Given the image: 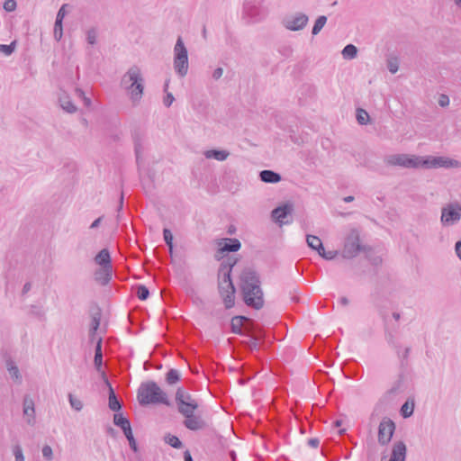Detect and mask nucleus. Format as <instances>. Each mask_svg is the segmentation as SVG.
<instances>
[{"label": "nucleus", "mask_w": 461, "mask_h": 461, "mask_svg": "<svg viewBox=\"0 0 461 461\" xmlns=\"http://www.w3.org/2000/svg\"><path fill=\"white\" fill-rule=\"evenodd\" d=\"M129 321L131 325V332L137 333L142 329L143 318L141 309L140 307H136L129 313Z\"/></svg>", "instance_id": "nucleus-15"}, {"label": "nucleus", "mask_w": 461, "mask_h": 461, "mask_svg": "<svg viewBox=\"0 0 461 461\" xmlns=\"http://www.w3.org/2000/svg\"><path fill=\"white\" fill-rule=\"evenodd\" d=\"M177 405L178 411L183 416H187L189 414L194 413V411L198 409L199 404L198 403H182V402H176Z\"/></svg>", "instance_id": "nucleus-28"}, {"label": "nucleus", "mask_w": 461, "mask_h": 461, "mask_svg": "<svg viewBox=\"0 0 461 461\" xmlns=\"http://www.w3.org/2000/svg\"><path fill=\"white\" fill-rule=\"evenodd\" d=\"M123 200H124V195H123V192H122L120 198H119V204L117 207V216H116L117 221H120V212L122 211V209L123 207Z\"/></svg>", "instance_id": "nucleus-54"}, {"label": "nucleus", "mask_w": 461, "mask_h": 461, "mask_svg": "<svg viewBox=\"0 0 461 461\" xmlns=\"http://www.w3.org/2000/svg\"><path fill=\"white\" fill-rule=\"evenodd\" d=\"M30 313L35 317L42 318L44 316V312L41 307H38L36 305L31 306V312Z\"/></svg>", "instance_id": "nucleus-51"}, {"label": "nucleus", "mask_w": 461, "mask_h": 461, "mask_svg": "<svg viewBox=\"0 0 461 461\" xmlns=\"http://www.w3.org/2000/svg\"><path fill=\"white\" fill-rule=\"evenodd\" d=\"M308 445H309L310 447H312L316 448V447H319V445H320V440H319L318 438H310V439L308 440Z\"/></svg>", "instance_id": "nucleus-60"}, {"label": "nucleus", "mask_w": 461, "mask_h": 461, "mask_svg": "<svg viewBox=\"0 0 461 461\" xmlns=\"http://www.w3.org/2000/svg\"><path fill=\"white\" fill-rule=\"evenodd\" d=\"M185 461H193V458L189 453V451H185L184 454Z\"/></svg>", "instance_id": "nucleus-64"}, {"label": "nucleus", "mask_w": 461, "mask_h": 461, "mask_svg": "<svg viewBox=\"0 0 461 461\" xmlns=\"http://www.w3.org/2000/svg\"><path fill=\"white\" fill-rule=\"evenodd\" d=\"M217 245H218V251H217V254H216V258L218 259H220L221 258H222V254L225 253V252H236L238 251L240 249V242L239 240L237 239H229V238H225V239H221L217 241Z\"/></svg>", "instance_id": "nucleus-12"}, {"label": "nucleus", "mask_w": 461, "mask_h": 461, "mask_svg": "<svg viewBox=\"0 0 461 461\" xmlns=\"http://www.w3.org/2000/svg\"><path fill=\"white\" fill-rule=\"evenodd\" d=\"M121 86L135 105L141 99L144 89L140 69L136 66L131 67L122 77Z\"/></svg>", "instance_id": "nucleus-3"}, {"label": "nucleus", "mask_w": 461, "mask_h": 461, "mask_svg": "<svg viewBox=\"0 0 461 461\" xmlns=\"http://www.w3.org/2000/svg\"><path fill=\"white\" fill-rule=\"evenodd\" d=\"M149 403L170 405L166 393H164L154 382L146 383V404Z\"/></svg>", "instance_id": "nucleus-6"}, {"label": "nucleus", "mask_w": 461, "mask_h": 461, "mask_svg": "<svg viewBox=\"0 0 461 461\" xmlns=\"http://www.w3.org/2000/svg\"><path fill=\"white\" fill-rule=\"evenodd\" d=\"M14 455L15 457V461H24V456L23 454V449L19 445H16L14 447Z\"/></svg>", "instance_id": "nucleus-50"}, {"label": "nucleus", "mask_w": 461, "mask_h": 461, "mask_svg": "<svg viewBox=\"0 0 461 461\" xmlns=\"http://www.w3.org/2000/svg\"><path fill=\"white\" fill-rule=\"evenodd\" d=\"M137 296L140 301H144V285L137 286Z\"/></svg>", "instance_id": "nucleus-56"}, {"label": "nucleus", "mask_w": 461, "mask_h": 461, "mask_svg": "<svg viewBox=\"0 0 461 461\" xmlns=\"http://www.w3.org/2000/svg\"><path fill=\"white\" fill-rule=\"evenodd\" d=\"M163 234H164V240L171 250L172 249L173 235H172L171 231L167 229H164Z\"/></svg>", "instance_id": "nucleus-49"}, {"label": "nucleus", "mask_w": 461, "mask_h": 461, "mask_svg": "<svg viewBox=\"0 0 461 461\" xmlns=\"http://www.w3.org/2000/svg\"><path fill=\"white\" fill-rule=\"evenodd\" d=\"M384 162L388 166L417 168L420 167V157L408 154H393L385 157Z\"/></svg>", "instance_id": "nucleus-5"}, {"label": "nucleus", "mask_w": 461, "mask_h": 461, "mask_svg": "<svg viewBox=\"0 0 461 461\" xmlns=\"http://www.w3.org/2000/svg\"><path fill=\"white\" fill-rule=\"evenodd\" d=\"M292 211L293 207L290 204L277 207L272 211V218L280 224H283L284 219L290 214Z\"/></svg>", "instance_id": "nucleus-21"}, {"label": "nucleus", "mask_w": 461, "mask_h": 461, "mask_svg": "<svg viewBox=\"0 0 461 461\" xmlns=\"http://www.w3.org/2000/svg\"><path fill=\"white\" fill-rule=\"evenodd\" d=\"M59 102L64 111L69 113H74L77 111V106L73 104L70 97L66 93H63L59 95Z\"/></svg>", "instance_id": "nucleus-25"}, {"label": "nucleus", "mask_w": 461, "mask_h": 461, "mask_svg": "<svg viewBox=\"0 0 461 461\" xmlns=\"http://www.w3.org/2000/svg\"><path fill=\"white\" fill-rule=\"evenodd\" d=\"M113 423L115 426L120 427L122 431L131 428L130 420L121 412H116L113 414Z\"/></svg>", "instance_id": "nucleus-30"}, {"label": "nucleus", "mask_w": 461, "mask_h": 461, "mask_svg": "<svg viewBox=\"0 0 461 461\" xmlns=\"http://www.w3.org/2000/svg\"><path fill=\"white\" fill-rule=\"evenodd\" d=\"M204 156L207 158H214L216 160H225L228 156L229 152L226 150H216V149H211L204 152Z\"/></svg>", "instance_id": "nucleus-31"}, {"label": "nucleus", "mask_w": 461, "mask_h": 461, "mask_svg": "<svg viewBox=\"0 0 461 461\" xmlns=\"http://www.w3.org/2000/svg\"><path fill=\"white\" fill-rule=\"evenodd\" d=\"M97 39V31L95 28H91L86 32V41L90 45H95Z\"/></svg>", "instance_id": "nucleus-42"}, {"label": "nucleus", "mask_w": 461, "mask_h": 461, "mask_svg": "<svg viewBox=\"0 0 461 461\" xmlns=\"http://www.w3.org/2000/svg\"><path fill=\"white\" fill-rule=\"evenodd\" d=\"M175 100L173 95L171 93H167V96L164 98V104L167 106V107H169L173 101Z\"/></svg>", "instance_id": "nucleus-55"}, {"label": "nucleus", "mask_w": 461, "mask_h": 461, "mask_svg": "<svg viewBox=\"0 0 461 461\" xmlns=\"http://www.w3.org/2000/svg\"><path fill=\"white\" fill-rule=\"evenodd\" d=\"M241 290L244 302L255 309L263 306V293L259 285L257 273L251 269H245L240 276Z\"/></svg>", "instance_id": "nucleus-1"}, {"label": "nucleus", "mask_w": 461, "mask_h": 461, "mask_svg": "<svg viewBox=\"0 0 461 461\" xmlns=\"http://www.w3.org/2000/svg\"><path fill=\"white\" fill-rule=\"evenodd\" d=\"M318 253H319L320 256H321L322 258H324L326 259H332L336 256V252L335 251H328V252H326L324 249L321 250Z\"/></svg>", "instance_id": "nucleus-53"}, {"label": "nucleus", "mask_w": 461, "mask_h": 461, "mask_svg": "<svg viewBox=\"0 0 461 461\" xmlns=\"http://www.w3.org/2000/svg\"><path fill=\"white\" fill-rule=\"evenodd\" d=\"M16 8V2L14 0H6L4 3V9L7 12H12Z\"/></svg>", "instance_id": "nucleus-52"}, {"label": "nucleus", "mask_w": 461, "mask_h": 461, "mask_svg": "<svg viewBox=\"0 0 461 461\" xmlns=\"http://www.w3.org/2000/svg\"><path fill=\"white\" fill-rule=\"evenodd\" d=\"M176 402L198 403L196 399H194L189 393L184 391L181 388H178L176 393Z\"/></svg>", "instance_id": "nucleus-27"}, {"label": "nucleus", "mask_w": 461, "mask_h": 461, "mask_svg": "<svg viewBox=\"0 0 461 461\" xmlns=\"http://www.w3.org/2000/svg\"><path fill=\"white\" fill-rule=\"evenodd\" d=\"M23 414L27 418V423L29 425H33L35 423V408L33 400L29 395H25L23 397Z\"/></svg>", "instance_id": "nucleus-17"}, {"label": "nucleus", "mask_w": 461, "mask_h": 461, "mask_svg": "<svg viewBox=\"0 0 461 461\" xmlns=\"http://www.w3.org/2000/svg\"><path fill=\"white\" fill-rule=\"evenodd\" d=\"M308 22V16L303 14H297L291 20L285 22V27L292 31L303 29Z\"/></svg>", "instance_id": "nucleus-19"}, {"label": "nucleus", "mask_w": 461, "mask_h": 461, "mask_svg": "<svg viewBox=\"0 0 461 461\" xmlns=\"http://www.w3.org/2000/svg\"><path fill=\"white\" fill-rule=\"evenodd\" d=\"M102 312L99 308L91 313V323L89 329V339L91 341L97 340L96 331L100 326Z\"/></svg>", "instance_id": "nucleus-20"}, {"label": "nucleus", "mask_w": 461, "mask_h": 461, "mask_svg": "<svg viewBox=\"0 0 461 461\" xmlns=\"http://www.w3.org/2000/svg\"><path fill=\"white\" fill-rule=\"evenodd\" d=\"M102 220H103V217H99V218H97L96 220H95V221L92 222V224L90 225V228H91V229H95V228H97V227L100 225V223H101Z\"/></svg>", "instance_id": "nucleus-62"}, {"label": "nucleus", "mask_w": 461, "mask_h": 461, "mask_svg": "<svg viewBox=\"0 0 461 461\" xmlns=\"http://www.w3.org/2000/svg\"><path fill=\"white\" fill-rule=\"evenodd\" d=\"M259 176L261 181L265 183H277L281 180L280 175L271 170H263Z\"/></svg>", "instance_id": "nucleus-29"}, {"label": "nucleus", "mask_w": 461, "mask_h": 461, "mask_svg": "<svg viewBox=\"0 0 461 461\" xmlns=\"http://www.w3.org/2000/svg\"><path fill=\"white\" fill-rule=\"evenodd\" d=\"M68 400H69V402H70V405L73 409H75L76 411H81L82 408H83V402L73 396V394L69 393L68 394Z\"/></svg>", "instance_id": "nucleus-43"}, {"label": "nucleus", "mask_w": 461, "mask_h": 461, "mask_svg": "<svg viewBox=\"0 0 461 461\" xmlns=\"http://www.w3.org/2000/svg\"><path fill=\"white\" fill-rule=\"evenodd\" d=\"M102 341V338L98 337L95 348L94 364L97 371H100L103 366Z\"/></svg>", "instance_id": "nucleus-26"}, {"label": "nucleus", "mask_w": 461, "mask_h": 461, "mask_svg": "<svg viewBox=\"0 0 461 461\" xmlns=\"http://www.w3.org/2000/svg\"><path fill=\"white\" fill-rule=\"evenodd\" d=\"M63 35V22L58 23L55 21L54 23V38L57 41H60Z\"/></svg>", "instance_id": "nucleus-44"}, {"label": "nucleus", "mask_w": 461, "mask_h": 461, "mask_svg": "<svg viewBox=\"0 0 461 461\" xmlns=\"http://www.w3.org/2000/svg\"><path fill=\"white\" fill-rule=\"evenodd\" d=\"M361 250H366V248L359 244V234L357 230H352L346 240L342 251L343 257L346 258H354Z\"/></svg>", "instance_id": "nucleus-7"}, {"label": "nucleus", "mask_w": 461, "mask_h": 461, "mask_svg": "<svg viewBox=\"0 0 461 461\" xmlns=\"http://www.w3.org/2000/svg\"><path fill=\"white\" fill-rule=\"evenodd\" d=\"M42 456L45 459L50 461L53 458V451L52 448L49 445H45L42 447Z\"/></svg>", "instance_id": "nucleus-47"}, {"label": "nucleus", "mask_w": 461, "mask_h": 461, "mask_svg": "<svg viewBox=\"0 0 461 461\" xmlns=\"http://www.w3.org/2000/svg\"><path fill=\"white\" fill-rule=\"evenodd\" d=\"M16 41H13L10 44H0V52L5 56H10L15 50Z\"/></svg>", "instance_id": "nucleus-39"}, {"label": "nucleus", "mask_w": 461, "mask_h": 461, "mask_svg": "<svg viewBox=\"0 0 461 461\" xmlns=\"http://www.w3.org/2000/svg\"><path fill=\"white\" fill-rule=\"evenodd\" d=\"M387 68L392 74H394L398 71L399 68V61L397 58H391L387 60Z\"/></svg>", "instance_id": "nucleus-45"}, {"label": "nucleus", "mask_w": 461, "mask_h": 461, "mask_svg": "<svg viewBox=\"0 0 461 461\" xmlns=\"http://www.w3.org/2000/svg\"><path fill=\"white\" fill-rule=\"evenodd\" d=\"M406 454V446L403 442L399 441L394 444L392 451V456L389 461H404Z\"/></svg>", "instance_id": "nucleus-23"}, {"label": "nucleus", "mask_w": 461, "mask_h": 461, "mask_svg": "<svg viewBox=\"0 0 461 461\" xmlns=\"http://www.w3.org/2000/svg\"><path fill=\"white\" fill-rule=\"evenodd\" d=\"M6 367L11 377L15 381L21 382L22 376L19 368L12 359L6 360Z\"/></svg>", "instance_id": "nucleus-32"}, {"label": "nucleus", "mask_w": 461, "mask_h": 461, "mask_svg": "<svg viewBox=\"0 0 461 461\" xmlns=\"http://www.w3.org/2000/svg\"><path fill=\"white\" fill-rule=\"evenodd\" d=\"M395 425L390 419H384L378 428V442L381 445H386L391 441Z\"/></svg>", "instance_id": "nucleus-11"}, {"label": "nucleus", "mask_w": 461, "mask_h": 461, "mask_svg": "<svg viewBox=\"0 0 461 461\" xmlns=\"http://www.w3.org/2000/svg\"><path fill=\"white\" fill-rule=\"evenodd\" d=\"M461 217V205L458 203H449L442 209L441 221L445 225H451L458 221Z\"/></svg>", "instance_id": "nucleus-10"}, {"label": "nucleus", "mask_w": 461, "mask_h": 461, "mask_svg": "<svg viewBox=\"0 0 461 461\" xmlns=\"http://www.w3.org/2000/svg\"><path fill=\"white\" fill-rule=\"evenodd\" d=\"M113 267H99L94 273V279L101 285H106L112 279Z\"/></svg>", "instance_id": "nucleus-18"}, {"label": "nucleus", "mask_w": 461, "mask_h": 461, "mask_svg": "<svg viewBox=\"0 0 461 461\" xmlns=\"http://www.w3.org/2000/svg\"><path fill=\"white\" fill-rule=\"evenodd\" d=\"M369 120V114L364 109L357 110V121L359 124L366 125Z\"/></svg>", "instance_id": "nucleus-37"}, {"label": "nucleus", "mask_w": 461, "mask_h": 461, "mask_svg": "<svg viewBox=\"0 0 461 461\" xmlns=\"http://www.w3.org/2000/svg\"><path fill=\"white\" fill-rule=\"evenodd\" d=\"M457 257L461 259V240L457 241L455 246Z\"/></svg>", "instance_id": "nucleus-63"}, {"label": "nucleus", "mask_w": 461, "mask_h": 461, "mask_svg": "<svg viewBox=\"0 0 461 461\" xmlns=\"http://www.w3.org/2000/svg\"><path fill=\"white\" fill-rule=\"evenodd\" d=\"M306 241L308 246L312 249L317 250L318 252L323 250L322 242L319 237L313 235H307Z\"/></svg>", "instance_id": "nucleus-33"}, {"label": "nucleus", "mask_w": 461, "mask_h": 461, "mask_svg": "<svg viewBox=\"0 0 461 461\" xmlns=\"http://www.w3.org/2000/svg\"><path fill=\"white\" fill-rule=\"evenodd\" d=\"M184 417L185 418L184 420V425L188 429L199 430L206 427L205 421L199 415H194V413H193Z\"/></svg>", "instance_id": "nucleus-16"}, {"label": "nucleus", "mask_w": 461, "mask_h": 461, "mask_svg": "<svg viewBox=\"0 0 461 461\" xmlns=\"http://www.w3.org/2000/svg\"><path fill=\"white\" fill-rule=\"evenodd\" d=\"M230 326L232 332L246 336L249 332H252L258 324L249 318L235 316L231 319Z\"/></svg>", "instance_id": "nucleus-9"}, {"label": "nucleus", "mask_w": 461, "mask_h": 461, "mask_svg": "<svg viewBox=\"0 0 461 461\" xmlns=\"http://www.w3.org/2000/svg\"><path fill=\"white\" fill-rule=\"evenodd\" d=\"M357 54V49L353 44L347 45L343 50L342 55L345 59H354Z\"/></svg>", "instance_id": "nucleus-35"}, {"label": "nucleus", "mask_w": 461, "mask_h": 461, "mask_svg": "<svg viewBox=\"0 0 461 461\" xmlns=\"http://www.w3.org/2000/svg\"><path fill=\"white\" fill-rule=\"evenodd\" d=\"M449 103V100H448V97L445 95H441L439 100H438V104L440 106L444 107V106H447Z\"/></svg>", "instance_id": "nucleus-58"}, {"label": "nucleus", "mask_w": 461, "mask_h": 461, "mask_svg": "<svg viewBox=\"0 0 461 461\" xmlns=\"http://www.w3.org/2000/svg\"><path fill=\"white\" fill-rule=\"evenodd\" d=\"M222 73H223L222 68H217L212 73V77L217 80L222 76Z\"/></svg>", "instance_id": "nucleus-59"}, {"label": "nucleus", "mask_w": 461, "mask_h": 461, "mask_svg": "<svg viewBox=\"0 0 461 461\" xmlns=\"http://www.w3.org/2000/svg\"><path fill=\"white\" fill-rule=\"evenodd\" d=\"M32 288V284L31 282H26L24 285H23V290H22V294L23 295L26 294Z\"/></svg>", "instance_id": "nucleus-61"}, {"label": "nucleus", "mask_w": 461, "mask_h": 461, "mask_svg": "<svg viewBox=\"0 0 461 461\" xmlns=\"http://www.w3.org/2000/svg\"><path fill=\"white\" fill-rule=\"evenodd\" d=\"M179 380L178 371L176 369H170L167 374V382L169 384H176Z\"/></svg>", "instance_id": "nucleus-40"}, {"label": "nucleus", "mask_w": 461, "mask_h": 461, "mask_svg": "<svg viewBox=\"0 0 461 461\" xmlns=\"http://www.w3.org/2000/svg\"><path fill=\"white\" fill-rule=\"evenodd\" d=\"M459 162L445 157H428L423 158L420 157V167L425 168L436 167H457Z\"/></svg>", "instance_id": "nucleus-8"}, {"label": "nucleus", "mask_w": 461, "mask_h": 461, "mask_svg": "<svg viewBox=\"0 0 461 461\" xmlns=\"http://www.w3.org/2000/svg\"><path fill=\"white\" fill-rule=\"evenodd\" d=\"M165 440L166 442L170 445L171 447H175V448H180L182 447V442L180 441V439L174 436V435H171V434H168L165 437Z\"/></svg>", "instance_id": "nucleus-38"}, {"label": "nucleus", "mask_w": 461, "mask_h": 461, "mask_svg": "<svg viewBox=\"0 0 461 461\" xmlns=\"http://www.w3.org/2000/svg\"><path fill=\"white\" fill-rule=\"evenodd\" d=\"M68 6V5L67 4H64L61 5V7L59 8L58 14H57V16H56V21H58V23H60V22H63V19L64 17L66 16L67 14V11H66V8Z\"/></svg>", "instance_id": "nucleus-48"}, {"label": "nucleus", "mask_w": 461, "mask_h": 461, "mask_svg": "<svg viewBox=\"0 0 461 461\" xmlns=\"http://www.w3.org/2000/svg\"><path fill=\"white\" fill-rule=\"evenodd\" d=\"M123 434L126 437V438L129 441L130 447L132 451L137 452L138 451V445L137 442L133 437L131 427L123 430Z\"/></svg>", "instance_id": "nucleus-34"}, {"label": "nucleus", "mask_w": 461, "mask_h": 461, "mask_svg": "<svg viewBox=\"0 0 461 461\" xmlns=\"http://www.w3.org/2000/svg\"><path fill=\"white\" fill-rule=\"evenodd\" d=\"M414 409V404H410L409 402H406L401 408V413L404 418L410 417Z\"/></svg>", "instance_id": "nucleus-41"}, {"label": "nucleus", "mask_w": 461, "mask_h": 461, "mask_svg": "<svg viewBox=\"0 0 461 461\" xmlns=\"http://www.w3.org/2000/svg\"><path fill=\"white\" fill-rule=\"evenodd\" d=\"M249 339L248 340H243L242 343L245 344L250 350L258 349L260 342L264 339V330L258 325L253 329L252 332H249L247 335Z\"/></svg>", "instance_id": "nucleus-13"}, {"label": "nucleus", "mask_w": 461, "mask_h": 461, "mask_svg": "<svg viewBox=\"0 0 461 461\" xmlns=\"http://www.w3.org/2000/svg\"><path fill=\"white\" fill-rule=\"evenodd\" d=\"M174 68L180 77H184L186 75L188 69V57L187 50L185 47L181 37H178L176 41L174 48Z\"/></svg>", "instance_id": "nucleus-4"}, {"label": "nucleus", "mask_w": 461, "mask_h": 461, "mask_svg": "<svg viewBox=\"0 0 461 461\" xmlns=\"http://www.w3.org/2000/svg\"><path fill=\"white\" fill-rule=\"evenodd\" d=\"M106 434L113 438H115L118 435V431L113 427L109 426L106 428Z\"/></svg>", "instance_id": "nucleus-57"}, {"label": "nucleus", "mask_w": 461, "mask_h": 461, "mask_svg": "<svg viewBox=\"0 0 461 461\" xmlns=\"http://www.w3.org/2000/svg\"><path fill=\"white\" fill-rule=\"evenodd\" d=\"M132 138L134 140V149H135V155H136V162L139 167V169L141 167L142 163V143L141 139L136 132V131H132Z\"/></svg>", "instance_id": "nucleus-24"}, {"label": "nucleus", "mask_w": 461, "mask_h": 461, "mask_svg": "<svg viewBox=\"0 0 461 461\" xmlns=\"http://www.w3.org/2000/svg\"><path fill=\"white\" fill-rule=\"evenodd\" d=\"M103 376L104 383L108 387V407L111 411H115V413L119 412L122 409V402L117 398L115 392L104 373H103Z\"/></svg>", "instance_id": "nucleus-14"}, {"label": "nucleus", "mask_w": 461, "mask_h": 461, "mask_svg": "<svg viewBox=\"0 0 461 461\" xmlns=\"http://www.w3.org/2000/svg\"><path fill=\"white\" fill-rule=\"evenodd\" d=\"M237 258L229 257L221 264L219 269V293L223 300L225 307L227 309L231 308L234 305V294L235 287L230 278V273L232 267L236 265Z\"/></svg>", "instance_id": "nucleus-2"}, {"label": "nucleus", "mask_w": 461, "mask_h": 461, "mask_svg": "<svg viewBox=\"0 0 461 461\" xmlns=\"http://www.w3.org/2000/svg\"><path fill=\"white\" fill-rule=\"evenodd\" d=\"M96 265L101 267H113L111 261V255L108 249H101L94 258Z\"/></svg>", "instance_id": "nucleus-22"}, {"label": "nucleus", "mask_w": 461, "mask_h": 461, "mask_svg": "<svg viewBox=\"0 0 461 461\" xmlns=\"http://www.w3.org/2000/svg\"><path fill=\"white\" fill-rule=\"evenodd\" d=\"M137 400L140 406L144 407V382H142L138 389Z\"/></svg>", "instance_id": "nucleus-46"}, {"label": "nucleus", "mask_w": 461, "mask_h": 461, "mask_svg": "<svg viewBox=\"0 0 461 461\" xmlns=\"http://www.w3.org/2000/svg\"><path fill=\"white\" fill-rule=\"evenodd\" d=\"M326 22H327L326 16H324V15L319 16L317 18V20L315 21L312 33L313 35L318 34L321 32V30L323 28V26L325 25Z\"/></svg>", "instance_id": "nucleus-36"}]
</instances>
